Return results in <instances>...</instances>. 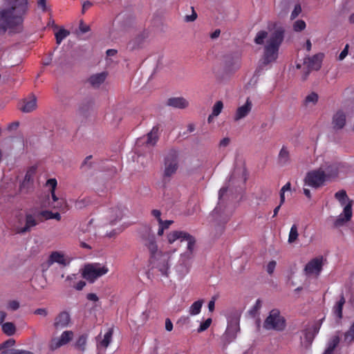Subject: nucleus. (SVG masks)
Returning a JSON list of instances; mask_svg holds the SVG:
<instances>
[{
	"instance_id": "25",
	"label": "nucleus",
	"mask_w": 354,
	"mask_h": 354,
	"mask_svg": "<svg viewBox=\"0 0 354 354\" xmlns=\"http://www.w3.org/2000/svg\"><path fill=\"white\" fill-rule=\"evenodd\" d=\"M167 105L176 109H185L188 106V101L183 97H170L167 101Z\"/></svg>"
},
{
	"instance_id": "24",
	"label": "nucleus",
	"mask_w": 354,
	"mask_h": 354,
	"mask_svg": "<svg viewBox=\"0 0 354 354\" xmlns=\"http://www.w3.org/2000/svg\"><path fill=\"white\" fill-rule=\"evenodd\" d=\"M123 216V209L121 207L116 206L109 209L107 214V218L111 225L115 224L118 221H120Z\"/></svg>"
},
{
	"instance_id": "61",
	"label": "nucleus",
	"mask_w": 354,
	"mask_h": 354,
	"mask_svg": "<svg viewBox=\"0 0 354 354\" xmlns=\"http://www.w3.org/2000/svg\"><path fill=\"white\" fill-rule=\"evenodd\" d=\"M34 314L46 317L48 315V310L46 308H37L34 311Z\"/></svg>"
},
{
	"instance_id": "17",
	"label": "nucleus",
	"mask_w": 354,
	"mask_h": 354,
	"mask_svg": "<svg viewBox=\"0 0 354 354\" xmlns=\"http://www.w3.org/2000/svg\"><path fill=\"white\" fill-rule=\"evenodd\" d=\"M324 55L322 53L314 55L312 57H307L304 59V63L307 68L312 70L318 71L322 66V62Z\"/></svg>"
},
{
	"instance_id": "37",
	"label": "nucleus",
	"mask_w": 354,
	"mask_h": 354,
	"mask_svg": "<svg viewBox=\"0 0 354 354\" xmlns=\"http://www.w3.org/2000/svg\"><path fill=\"white\" fill-rule=\"evenodd\" d=\"M2 331L8 336L14 335L16 332L15 325L12 322H6L1 326Z\"/></svg>"
},
{
	"instance_id": "29",
	"label": "nucleus",
	"mask_w": 354,
	"mask_h": 354,
	"mask_svg": "<svg viewBox=\"0 0 354 354\" xmlns=\"http://www.w3.org/2000/svg\"><path fill=\"white\" fill-rule=\"evenodd\" d=\"M106 77V73L104 72L97 73L91 75L88 80V83L93 87H99L105 80Z\"/></svg>"
},
{
	"instance_id": "1",
	"label": "nucleus",
	"mask_w": 354,
	"mask_h": 354,
	"mask_svg": "<svg viewBox=\"0 0 354 354\" xmlns=\"http://www.w3.org/2000/svg\"><path fill=\"white\" fill-rule=\"evenodd\" d=\"M22 26V0H6L0 9V35L19 32Z\"/></svg>"
},
{
	"instance_id": "60",
	"label": "nucleus",
	"mask_w": 354,
	"mask_h": 354,
	"mask_svg": "<svg viewBox=\"0 0 354 354\" xmlns=\"http://www.w3.org/2000/svg\"><path fill=\"white\" fill-rule=\"evenodd\" d=\"M276 267V261H271L268 263L267 266V272L268 274H272L274 270V268Z\"/></svg>"
},
{
	"instance_id": "13",
	"label": "nucleus",
	"mask_w": 354,
	"mask_h": 354,
	"mask_svg": "<svg viewBox=\"0 0 354 354\" xmlns=\"http://www.w3.org/2000/svg\"><path fill=\"white\" fill-rule=\"evenodd\" d=\"M74 333L72 330H65L64 331L59 337L53 338L49 344V348L51 351H55L59 347L67 344L70 342L73 337Z\"/></svg>"
},
{
	"instance_id": "9",
	"label": "nucleus",
	"mask_w": 354,
	"mask_h": 354,
	"mask_svg": "<svg viewBox=\"0 0 354 354\" xmlns=\"http://www.w3.org/2000/svg\"><path fill=\"white\" fill-rule=\"evenodd\" d=\"M109 269L106 266H101L99 263H91L86 265L82 277L90 283H93L97 278L106 274Z\"/></svg>"
},
{
	"instance_id": "28",
	"label": "nucleus",
	"mask_w": 354,
	"mask_h": 354,
	"mask_svg": "<svg viewBox=\"0 0 354 354\" xmlns=\"http://www.w3.org/2000/svg\"><path fill=\"white\" fill-rule=\"evenodd\" d=\"M88 337V336L87 334H82V335H79L76 338V339L73 344V346H74L75 349H76L77 351H78L81 353H84L86 348Z\"/></svg>"
},
{
	"instance_id": "41",
	"label": "nucleus",
	"mask_w": 354,
	"mask_h": 354,
	"mask_svg": "<svg viewBox=\"0 0 354 354\" xmlns=\"http://www.w3.org/2000/svg\"><path fill=\"white\" fill-rule=\"evenodd\" d=\"M262 306V301L260 299H258L254 305L249 310L248 313L252 317H255L257 315H259V310L261 308Z\"/></svg>"
},
{
	"instance_id": "21",
	"label": "nucleus",
	"mask_w": 354,
	"mask_h": 354,
	"mask_svg": "<svg viewBox=\"0 0 354 354\" xmlns=\"http://www.w3.org/2000/svg\"><path fill=\"white\" fill-rule=\"evenodd\" d=\"M252 108V103L250 98L246 100L245 103L239 106L234 115V121H239L244 118H245L251 111Z\"/></svg>"
},
{
	"instance_id": "23",
	"label": "nucleus",
	"mask_w": 354,
	"mask_h": 354,
	"mask_svg": "<svg viewBox=\"0 0 354 354\" xmlns=\"http://www.w3.org/2000/svg\"><path fill=\"white\" fill-rule=\"evenodd\" d=\"M37 108V99L35 94L30 93L24 99V113H31Z\"/></svg>"
},
{
	"instance_id": "39",
	"label": "nucleus",
	"mask_w": 354,
	"mask_h": 354,
	"mask_svg": "<svg viewBox=\"0 0 354 354\" xmlns=\"http://www.w3.org/2000/svg\"><path fill=\"white\" fill-rule=\"evenodd\" d=\"M203 306V301L198 300L194 302L189 307V313L191 315H196L200 313Z\"/></svg>"
},
{
	"instance_id": "35",
	"label": "nucleus",
	"mask_w": 354,
	"mask_h": 354,
	"mask_svg": "<svg viewBox=\"0 0 354 354\" xmlns=\"http://www.w3.org/2000/svg\"><path fill=\"white\" fill-rule=\"evenodd\" d=\"M304 340L306 346H309L312 344L314 338L315 337V334L313 332L312 330L308 326H306L305 329L303 330Z\"/></svg>"
},
{
	"instance_id": "49",
	"label": "nucleus",
	"mask_w": 354,
	"mask_h": 354,
	"mask_svg": "<svg viewBox=\"0 0 354 354\" xmlns=\"http://www.w3.org/2000/svg\"><path fill=\"white\" fill-rule=\"evenodd\" d=\"M57 182L55 178H50L46 183V186L50 188V192H55Z\"/></svg>"
},
{
	"instance_id": "40",
	"label": "nucleus",
	"mask_w": 354,
	"mask_h": 354,
	"mask_svg": "<svg viewBox=\"0 0 354 354\" xmlns=\"http://www.w3.org/2000/svg\"><path fill=\"white\" fill-rule=\"evenodd\" d=\"M344 342L346 343L354 342V320L349 329L344 333Z\"/></svg>"
},
{
	"instance_id": "20",
	"label": "nucleus",
	"mask_w": 354,
	"mask_h": 354,
	"mask_svg": "<svg viewBox=\"0 0 354 354\" xmlns=\"http://www.w3.org/2000/svg\"><path fill=\"white\" fill-rule=\"evenodd\" d=\"M71 315L68 312L59 313L55 318L53 326L56 329H62L69 326Z\"/></svg>"
},
{
	"instance_id": "26",
	"label": "nucleus",
	"mask_w": 354,
	"mask_h": 354,
	"mask_svg": "<svg viewBox=\"0 0 354 354\" xmlns=\"http://www.w3.org/2000/svg\"><path fill=\"white\" fill-rule=\"evenodd\" d=\"M333 125L335 129H342L346 124V115L342 111H338L333 117Z\"/></svg>"
},
{
	"instance_id": "56",
	"label": "nucleus",
	"mask_w": 354,
	"mask_h": 354,
	"mask_svg": "<svg viewBox=\"0 0 354 354\" xmlns=\"http://www.w3.org/2000/svg\"><path fill=\"white\" fill-rule=\"evenodd\" d=\"M19 126H20V122L19 121H16V122L10 123L8 126L7 129L10 132H15V131L17 130V129L19 127Z\"/></svg>"
},
{
	"instance_id": "27",
	"label": "nucleus",
	"mask_w": 354,
	"mask_h": 354,
	"mask_svg": "<svg viewBox=\"0 0 354 354\" xmlns=\"http://www.w3.org/2000/svg\"><path fill=\"white\" fill-rule=\"evenodd\" d=\"M290 162V152L286 146H283L278 155V163L280 166H286Z\"/></svg>"
},
{
	"instance_id": "47",
	"label": "nucleus",
	"mask_w": 354,
	"mask_h": 354,
	"mask_svg": "<svg viewBox=\"0 0 354 354\" xmlns=\"http://www.w3.org/2000/svg\"><path fill=\"white\" fill-rule=\"evenodd\" d=\"M292 6L294 8L290 15V19L292 20L297 18L301 12V7L299 3L297 1Z\"/></svg>"
},
{
	"instance_id": "44",
	"label": "nucleus",
	"mask_w": 354,
	"mask_h": 354,
	"mask_svg": "<svg viewBox=\"0 0 354 354\" xmlns=\"http://www.w3.org/2000/svg\"><path fill=\"white\" fill-rule=\"evenodd\" d=\"M335 198L342 205H344L348 196L344 190H340L335 193Z\"/></svg>"
},
{
	"instance_id": "50",
	"label": "nucleus",
	"mask_w": 354,
	"mask_h": 354,
	"mask_svg": "<svg viewBox=\"0 0 354 354\" xmlns=\"http://www.w3.org/2000/svg\"><path fill=\"white\" fill-rule=\"evenodd\" d=\"M40 219H42V222L44 220L52 219L53 212L48 210L39 211Z\"/></svg>"
},
{
	"instance_id": "43",
	"label": "nucleus",
	"mask_w": 354,
	"mask_h": 354,
	"mask_svg": "<svg viewBox=\"0 0 354 354\" xmlns=\"http://www.w3.org/2000/svg\"><path fill=\"white\" fill-rule=\"evenodd\" d=\"M318 98H319L318 95L315 92H312L311 93H310L309 95H308L306 97L305 100H304L305 105L306 106H308L309 104L315 105L317 102Z\"/></svg>"
},
{
	"instance_id": "22",
	"label": "nucleus",
	"mask_w": 354,
	"mask_h": 354,
	"mask_svg": "<svg viewBox=\"0 0 354 354\" xmlns=\"http://www.w3.org/2000/svg\"><path fill=\"white\" fill-rule=\"evenodd\" d=\"M15 344L14 339H8L0 344L1 354H22V350L11 348Z\"/></svg>"
},
{
	"instance_id": "38",
	"label": "nucleus",
	"mask_w": 354,
	"mask_h": 354,
	"mask_svg": "<svg viewBox=\"0 0 354 354\" xmlns=\"http://www.w3.org/2000/svg\"><path fill=\"white\" fill-rule=\"evenodd\" d=\"M70 35V32L65 28H60L55 33L57 44L59 45L64 39H65Z\"/></svg>"
},
{
	"instance_id": "31",
	"label": "nucleus",
	"mask_w": 354,
	"mask_h": 354,
	"mask_svg": "<svg viewBox=\"0 0 354 354\" xmlns=\"http://www.w3.org/2000/svg\"><path fill=\"white\" fill-rule=\"evenodd\" d=\"M339 343V335H334L328 341V342L327 344V347L322 354H333L335 348L337 346Z\"/></svg>"
},
{
	"instance_id": "52",
	"label": "nucleus",
	"mask_w": 354,
	"mask_h": 354,
	"mask_svg": "<svg viewBox=\"0 0 354 354\" xmlns=\"http://www.w3.org/2000/svg\"><path fill=\"white\" fill-rule=\"evenodd\" d=\"M211 323H212V319L211 318L207 319L204 322L201 324L199 328L197 330L198 332L201 333V332L207 330L209 327Z\"/></svg>"
},
{
	"instance_id": "32",
	"label": "nucleus",
	"mask_w": 354,
	"mask_h": 354,
	"mask_svg": "<svg viewBox=\"0 0 354 354\" xmlns=\"http://www.w3.org/2000/svg\"><path fill=\"white\" fill-rule=\"evenodd\" d=\"M158 127L154 126L151 131L147 133V139L146 143L151 146H154L158 140Z\"/></svg>"
},
{
	"instance_id": "48",
	"label": "nucleus",
	"mask_w": 354,
	"mask_h": 354,
	"mask_svg": "<svg viewBox=\"0 0 354 354\" xmlns=\"http://www.w3.org/2000/svg\"><path fill=\"white\" fill-rule=\"evenodd\" d=\"M223 108V102L221 101H217L214 104V106L212 108V113H213V115L218 116L221 113Z\"/></svg>"
},
{
	"instance_id": "53",
	"label": "nucleus",
	"mask_w": 354,
	"mask_h": 354,
	"mask_svg": "<svg viewBox=\"0 0 354 354\" xmlns=\"http://www.w3.org/2000/svg\"><path fill=\"white\" fill-rule=\"evenodd\" d=\"M322 321H323V319L317 321L312 326H308V327L310 328V330H313V332L315 334V335L317 334H318V333L319 331V329H320L322 324Z\"/></svg>"
},
{
	"instance_id": "8",
	"label": "nucleus",
	"mask_w": 354,
	"mask_h": 354,
	"mask_svg": "<svg viewBox=\"0 0 354 354\" xmlns=\"http://www.w3.org/2000/svg\"><path fill=\"white\" fill-rule=\"evenodd\" d=\"M263 327L267 330L282 331L286 327V319L278 309H272L265 319Z\"/></svg>"
},
{
	"instance_id": "3",
	"label": "nucleus",
	"mask_w": 354,
	"mask_h": 354,
	"mask_svg": "<svg viewBox=\"0 0 354 354\" xmlns=\"http://www.w3.org/2000/svg\"><path fill=\"white\" fill-rule=\"evenodd\" d=\"M141 241L150 252L151 263L158 269L162 275L167 276L169 269L167 254H162L158 248L155 235L149 225H143L138 230Z\"/></svg>"
},
{
	"instance_id": "30",
	"label": "nucleus",
	"mask_w": 354,
	"mask_h": 354,
	"mask_svg": "<svg viewBox=\"0 0 354 354\" xmlns=\"http://www.w3.org/2000/svg\"><path fill=\"white\" fill-rule=\"evenodd\" d=\"M345 302L344 295L342 294L339 300L333 306V312L339 319L342 318V310Z\"/></svg>"
},
{
	"instance_id": "64",
	"label": "nucleus",
	"mask_w": 354,
	"mask_h": 354,
	"mask_svg": "<svg viewBox=\"0 0 354 354\" xmlns=\"http://www.w3.org/2000/svg\"><path fill=\"white\" fill-rule=\"evenodd\" d=\"M86 201L85 199L79 200L75 203L77 208L82 209L86 205Z\"/></svg>"
},
{
	"instance_id": "36",
	"label": "nucleus",
	"mask_w": 354,
	"mask_h": 354,
	"mask_svg": "<svg viewBox=\"0 0 354 354\" xmlns=\"http://www.w3.org/2000/svg\"><path fill=\"white\" fill-rule=\"evenodd\" d=\"M295 2H297V0H278L277 6L282 12H286Z\"/></svg>"
},
{
	"instance_id": "19",
	"label": "nucleus",
	"mask_w": 354,
	"mask_h": 354,
	"mask_svg": "<svg viewBox=\"0 0 354 354\" xmlns=\"http://www.w3.org/2000/svg\"><path fill=\"white\" fill-rule=\"evenodd\" d=\"M57 263L62 266H66L68 262L66 261L64 254L62 252L55 251L51 252L46 262L43 264V267L48 268L53 263Z\"/></svg>"
},
{
	"instance_id": "55",
	"label": "nucleus",
	"mask_w": 354,
	"mask_h": 354,
	"mask_svg": "<svg viewBox=\"0 0 354 354\" xmlns=\"http://www.w3.org/2000/svg\"><path fill=\"white\" fill-rule=\"evenodd\" d=\"M19 302L15 300L10 301L8 303L7 308L11 310H16L19 308Z\"/></svg>"
},
{
	"instance_id": "16",
	"label": "nucleus",
	"mask_w": 354,
	"mask_h": 354,
	"mask_svg": "<svg viewBox=\"0 0 354 354\" xmlns=\"http://www.w3.org/2000/svg\"><path fill=\"white\" fill-rule=\"evenodd\" d=\"M353 215L352 202L349 201L343 209V212L334 221V225L336 227L344 225L346 222L351 220Z\"/></svg>"
},
{
	"instance_id": "6",
	"label": "nucleus",
	"mask_w": 354,
	"mask_h": 354,
	"mask_svg": "<svg viewBox=\"0 0 354 354\" xmlns=\"http://www.w3.org/2000/svg\"><path fill=\"white\" fill-rule=\"evenodd\" d=\"M179 166L178 153L176 150H171L168 152L164 159L163 180H169L174 176Z\"/></svg>"
},
{
	"instance_id": "10",
	"label": "nucleus",
	"mask_w": 354,
	"mask_h": 354,
	"mask_svg": "<svg viewBox=\"0 0 354 354\" xmlns=\"http://www.w3.org/2000/svg\"><path fill=\"white\" fill-rule=\"evenodd\" d=\"M326 179L325 173L323 171V168L321 167L315 170H313L307 173L304 183L305 185L310 186L313 188L317 189L322 186Z\"/></svg>"
},
{
	"instance_id": "7",
	"label": "nucleus",
	"mask_w": 354,
	"mask_h": 354,
	"mask_svg": "<svg viewBox=\"0 0 354 354\" xmlns=\"http://www.w3.org/2000/svg\"><path fill=\"white\" fill-rule=\"evenodd\" d=\"M325 173L327 180L337 178L342 174H345L349 170L348 166L342 162H328L321 166Z\"/></svg>"
},
{
	"instance_id": "12",
	"label": "nucleus",
	"mask_w": 354,
	"mask_h": 354,
	"mask_svg": "<svg viewBox=\"0 0 354 354\" xmlns=\"http://www.w3.org/2000/svg\"><path fill=\"white\" fill-rule=\"evenodd\" d=\"M323 257H319L310 260L304 267V272L306 276L319 275L322 270Z\"/></svg>"
},
{
	"instance_id": "46",
	"label": "nucleus",
	"mask_w": 354,
	"mask_h": 354,
	"mask_svg": "<svg viewBox=\"0 0 354 354\" xmlns=\"http://www.w3.org/2000/svg\"><path fill=\"white\" fill-rule=\"evenodd\" d=\"M50 206L53 208H57L62 212H65L67 210L66 203L63 198H59V202H55L54 204H51Z\"/></svg>"
},
{
	"instance_id": "18",
	"label": "nucleus",
	"mask_w": 354,
	"mask_h": 354,
	"mask_svg": "<svg viewBox=\"0 0 354 354\" xmlns=\"http://www.w3.org/2000/svg\"><path fill=\"white\" fill-rule=\"evenodd\" d=\"M147 35L145 32H140L133 37L127 44V49L130 51H134L142 48L144 46Z\"/></svg>"
},
{
	"instance_id": "11",
	"label": "nucleus",
	"mask_w": 354,
	"mask_h": 354,
	"mask_svg": "<svg viewBox=\"0 0 354 354\" xmlns=\"http://www.w3.org/2000/svg\"><path fill=\"white\" fill-rule=\"evenodd\" d=\"M240 314L236 313L232 317L227 318V327L225 333V337L229 342L232 341L236 337L240 330L239 327Z\"/></svg>"
},
{
	"instance_id": "59",
	"label": "nucleus",
	"mask_w": 354,
	"mask_h": 354,
	"mask_svg": "<svg viewBox=\"0 0 354 354\" xmlns=\"http://www.w3.org/2000/svg\"><path fill=\"white\" fill-rule=\"evenodd\" d=\"M79 29L82 33H86L90 30L89 26L85 24L83 21H81L79 26Z\"/></svg>"
},
{
	"instance_id": "45",
	"label": "nucleus",
	"mask_w": 354,
	"mask_h": 354,
	"mask_svg": "<svg viewBox=\"0 0 354 354\" xmlns=\"http://www.w3.org/2000/svg\"><path fill=\"white\" fill-rule=\"evenodd\" d=\"M306 27V22L304 20H297L293 24V30L295 32H301L304 30Z\"/></svg>"
},
{
	"instance_id": "4",
	"label": "nucleus",
	"mask_w": 354,
	"mask_h": 354,
	"mask_svg": "<svg viewBox=\"0 0 354 354\" xmlns=\"http://www.w3.org/2000/svg\"><path fill=\"white\" fill-rule=\"evenodd\" d=\"M167 240L170 244L176 241L186 243L187 250L181 254L179 263L176 266V272L181 278L189 273L191 268V259L194 257L196 246V239L190 234L184 231H173L167 235Z\"/></svg>"
},
{
	"instance_id": "33",
	"label": "nucleus",
	"mask_w": 354,
	"mask_h": 354,
	"mask_svg": "<svg viewBox=\"0 0 354 354\" xmlns=\"http://www.w3.org/2000/svg\"><path fill=\"white\" fill-rule=\"evenodd\" d=\"M112 335H113V329L109 328L108 330V331L104 334L103 339L97 343V348H99V347H102L104 348H107L111 342Z\"/></svg>"
},
{
	"instance_id": "62",
	"label": "nucleus",
	"mask_w": 354,
	"mask_h": 354,
	"mask_svg": "<svg viewBox=\"0 0 354 354\" xmlns=\"http://www.w3.org/2000/svg\"><path fill=\"white\" fill-rule=\"evenodd\" d=\"M172 223H173V221H170V220L162 221V220H161V221H160L158 223V224L160 226H162L165 230H166L169 227L170 225Z\"/></svg>"
},
{
	"instance_id": "14",
	"label": "nucleus",
	"mask_w": 354,
	"mask_h": 354,
	"mask_svg": "<svg viewBox=\"0 0 354 354\" xmlns=\"http://www.w3.org/2000/svg\"><path fill=\"white\" fill-rule=\"evenodd\" d=\"M94 101L92 97L87 96L84 98L78 104L77 113L82 117L86 118L93 111Z\"/></svg>"
},
{
	"instance_id": "2",
	"label": "nucleus",
	"mask_w": 354,
	"mask_h": 354,
	"mask_svg": "<svg viewBox=\"0 0 354 354\" xmlns=\"http://www.w3.org/2000/svg\"><path fill=\"white\" fill-rule=\"evenodd\" d=\"M285 30L282 27L276 28L268 37L266 30L259 31L254 39L255 44L262 45L268 39L263 48L262 64L268 65L274 62L278 57L279 50L284 39Z\"/></svg>"
},
{
	"instance_id": "58",
	"label": "nucleus",
	"mask_w": 354,
	"mask_h": 354,
	"mask_svg": "<svg viewBox=\"0 0 354 354\" xmlns=\"http://www.w3.org/2000/svg\"><path fill=\"white\" fill-rule=\"evenodd\" d=\"M230 142H231V140L230 138H228V137L224 138L219 142V145H218L219 147L220 148L227 147L230 144Z\"/></svg>"
},
{
	"instance_id": "34",
	"label": "nucleus",
	"mask_w": 354,
	"mask_h": 354,
	"mask_svg": "<svg viewBox=\"0 0 354 354\" xmlns=\"http://www.w3.org/2000/svg\"><path fill=\"white\" fill-rule=\"evenodd\" d=\"M37 165H32L31 167H30L27 171H26V175L24 177V184L27 182V183H33V181H34V176L36 174V171H37Z\"/></svg>"
},
{
	"instance_id": "63",
	"label": "nucleus",
	"mask_w": 354,
	"mask_h": 354,
	"mask_svg": "<svg viewBox=\"0 0 354 354\" xmlns=\"http://www.w3.org/2000/svg\"><path fill=\"white\" fill-rule=\"evenodd\" d=\"M151 215L153 216H154L157 220H158V222L159 223L160 221H161V212L158 209H153L151 211Z\"/></svg>"
},
{
	"instance_id": "42",
	"label": "nucleus",
	"mask_w": 354,
	"mask_h": 354,
	"mask_svg": "<svg viewBox=\"0 0 354 354\" xmlns=\"http://www.w3.org/2000/svg\"><path fill=\"white\" fill-rule=\"evenodd\" d=\"M299 234L297 230V226L295 224H293L290 228L289 236H288V243H294L298 238Z\"/></svg>"
},
{
	"instance_id": "5",
	"label": "nucleus",
	"mask_w": 354,
	"mask_h": 354,
	"mask_svg": "<svg viewBox=\"0 0 354 354\" xmlns=\"http://www.w3.org/2000/svg\"><path fill=\"white\" fill-rule=\"evenodd\" d=\"M227 187H223L218 192V202L216 207L212 212V217L218 223H225L230 216L232 212L225 206L223 200L224 194L227 192Z\"/></svg>"
},
{
	"instance_id": "54",
	"label": "nucleus",
	"mask_w": 354,
	"mask_h": 354,
	"mask_svg": "<svg viewBox=\"0 0 354 354\" xmlns=\"http://www.w3.org/2000/svg\"><path fill=\"white\" fill-rule=\"evenodd\" d=\"M92 158V156H88L85 158L84 161L82 163L81 167H86L87 169H90L92 167L93 162H91V159Z\"/></svg>"
},
{
	"instance_id": "57",
	"label": "nucleus",
	"mask_w": 354,
	"mask_h": 354,
	"mask_svg": "<svg viewBox=\"0 0 354 354\" xmlns=\"http://www.w3.org/2000/svg\"><path fill=\"white\" fill-rule=\"evenodd\" d=\"M348 48H349L348 44H346L344 48L343 49V50L339 55L338 60L342 61L347 56V55L348 53Z\"/></svg>"
},
{
	"instance_id": "51",
	"label": "nucleus",
	"mask_w": 354,
	"mask_h": 354,
	"mask_svg": "<svg viewBox=\"0 0 354 354\" xmlns=\"http://www.w3.org/2000/svg\"><path fill=\"white\" fill-rule=\"evenodd\" d=\"M192 10V15H185L184 17V21L185 22H192L194 21L197 18V13L194 10V8L193 6L191 7Z\"/></svg>"
},
{
	"instance_id": "15",
	"label": "nucleus",
	"mask_w": 354,
	"mask_h": 354,
	"mask_svg": "<svg viewBox=\"0 0 354 354\" xmlns=\"http://www.w3.org/2000/svg\"><path fill=\"white\" fill-rule=\"evenodd\" d=\"M41 222L42 219H40L39 211L35 210L30 213H27L26 215V223L24 225V233L31 231L33 227Z\"/></svg>"
}]
</instances>
